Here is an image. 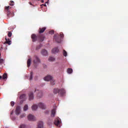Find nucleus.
I'll list each match as a JSON object with an SVG mask.
<instances>
[{"label": "nucleus", "instance_id": "30", "mask_svg": "<svg viewBox=\"0 0 128 128\" xmlns=\"http://www.w3.org/2000/svg\"><path fill=\"white\" fill-rule=\"evenodd\" d=\"M20 128H28V127L25 124H22L20 126Z\"/></svg>", "mask_w": 128, "mask_h": 128}, {"label": "nucleus", "instance_id": "10", "mask_svg": "<svg viewBox=\"0 0 128 128\" xmlns=\"http://www.w3.org/2000/svg\"><path fill=\"white\" fill-rule=\"evenodd\" d=\"M16 116H18L20 114V106H18L16 107Z\"/></svg>", "mask_w": 128, "mask_h": 128}, {"label": "nucleus", "instance_id": "11", "mask_svg": "<svg viewBox=\"0 0 128 128\" xmlns=\"http://www.w3.org/2000/svg\"><path fill=\"white\" fill-rule=\"evenodd\" d=\"M28 120H32V121H34L36 120V118L34 117V116L30 114L28 116Z\"/></svg>", "mask_w": 128, "mask_h": 128}, {"label": "nucleus", "instance_id": "25", "mask_svg": "<svg viewBox=\"0 0 128 128\" xmlns=\"http://www.w3.org/2000/svg\"><path fill=\"white\" fill-rule=\"evenodd\" d=\"M6 78H8V74L5 73L3 74L2 80H6Z\"/></svg>", "mask_w": 128, "mask_h": 128}, {"label": "nucleus", "instance_id": "35", "mask_svg": "<svg viewBox=\"0 0 128 128\" xmlns=\"http://www.w3.org/2000/svg\"><path fill=\"white\" fill-rule=\"evenodd\" d=\"M49 34H54V30H50V31L49 32Z\"/></svg>", "mask_w": 128, "mask_h": 128}, {"label": "nucleus", "instance_id": "41", "mask_svg": "<svg viewBox=\"0 0 128 128\" xmlns=\"http://www.w3.org/2000/svg\"><path fill=\"white\" fill-rule=\"evenodd\" d=\"M42 6H46V4H42Z\"/></svg>", "mask_w": 128, "mask_h": 128}, {"label": "nucleus", "instance_id": "16", "mask_svg": "<svg viewBox=\"0 0 128 128\" xmlns=\"http://www.w3.org/2000/svg\"><path fill=\"white\" fill-rule=\"evenodd\" d=\"M28 96H29V100H34V93H32V92H30L28 94Z\"/></svg>", "mask_w": 128, "mask_h": 128}, {"label": "nucleus", "instance_id": "24", "mask_svg": "<svg viewBox=\"0 0 128 128\" xmlns=\"http://www.w3.org/2000/svg\"><path fill=\"white\" fill-rule=\"evenodd\" d=\"M12 8L11 6H5V12L6 11H10V10Z\"/></svg>", "mask_w": 128, "mask_h": 128}, {"label": "nucleus", "instance_id": "7", "mask_svg": "<svg viewBox=\"0 0 128 128\" xmlns=\"http://www.w3.org/2000/svg\"><path fill=\"white\" fill-rule=\"evenodd\" d=\"M52 80V76H48L44 78V80L46 82H50Z\"/></svg>", "mask_w": 128, "mask_h": 128}, {"label": "nucleus", "instance_id": "1", "mask_svg": "<svg viewBox=\"0 0 128 128\" xmlns=\"http://www.w3.org/2000/svg\"><path fill=\"white\" fill-rule=\"evenodd\" d=\"M31 38L33 42H36V40H40V42H44V36L42 34H38V36L36 34H32Z\"/></svg>", "mask_w": 128, "mask_h": 128}, {"label": "nucleus", "instance_id": "8", "mask_svg": "<svg viewBox=\"0 0 128 128\" xmlns=\"http://www.w3.org/2000/svg\"><path fill=\"white\" fill-rule=\"evenodd\" d=\"M6 42H4V44H8V46H10L12 44V40L10 38H7L6 37L5 38Z\"/></svg>", "mask_w": 128, "mask_h": 128}, {"label": "nucleus", "instance_id": "3", "mask_svg": "<svg viewBox=\"0 0 128 128\" xmlns=\"http://www.w3.org/2000/svg\"><path fill=\"white\" fill-rule=\"evenodd\" d=\"M62 122H60V118L58 117H56V118L55 119V120L54 121V124L55 126H60V123Z\"/></svg>", "mask_w": 128, "mask_h": 128}, {"label": "nucleus", "instance_id": "45", "mask_svg": "<svg viewBox=\"0 0 128 128\" xmlns=\"http://www.w3.org/2000/svg\"><path fill=\"white\" fill-rule=\"evenodd\" d=\"M0 56H1V54H0Z\"/></svg>", "mask_w": 128, "mask_h": 128}, {"label": "nucleus", "instance_id": "12", "mask_svg": "<svg viewBox=\"0 0 128 128\" xmlns=\"http://www.w3.org/2000/svg\"><path fill=\"white\" fill-rule=\"evenodd\" d=\"M34 92H38V98H42V92L38 91V90H35Z\"/></svg>", "mask_w": 128, "mask_h": 128}, {"label": "nucleus", "instance_id": "6", "mask_svg": "<svg viewBox=\"0 0 128 128\" xmlns=\"http://www.w3.org/2000/svg\"><path fill=\"white\" fill-rule=\"evenodd\" d=\"M6 12H7V16L8 18H12L14 16V12H10V11H5Z\"/></svg>", "mask_w": 128, "mask_h": 128}, {"label": "nucleus", "instance_id": "9", "mask_svg": "<svg viewBox=\"0 0 128 128\" xmlns=\"http://www.w3.org/2000/svg\"><path fill=\"white\" fill-rule=\"evenodd\" d=\"M38 106L42 110H46V105H44V104L42 102L38 103Z\"/></svg>", "mask_w": 128, "mask_h": 128}, {"label": "nucleus", "instance_id": "36", "mask_svg": "<svg viewBox=\"0 0 128 128\" xmlns=\"http://www.w3.org/2000/svg\"><path fill=\"white\" fill-rule=\"evenodd\" d=\"M64 33L62 32H60V38H64Z\"/></svg>", "mask_w": 128, "mask_h": 128}, {"label": "nucleus", "instance_id": "39", "mask_svg": "<svg viewBox=\"0 0 128 128\" xmlns=\"http://www.w3.org/2000/svg\"><path fill=\"white\" fill-rule=\"evenodd\" d=\"M28 4H30V6H32V2H29Z\"/></svg>", "mask_w": 128, "mask_h": 128}, {"label": "nucleus", "instance_id": "15", "mask_svg": "<svg viewBox=\"0 0 128 128\" xmlns=\"http://www.w3.org/2000/svg\"><path fill=\"white\" fill-rule=\"evenodd\" d=\"M58 52H60V50H58V48H54L52 50V54H56Z\"/></svg>", "mask_w": 128, "mask_h": 128}, {"label": "nucleus", "instance_id": "2", "mask_svg": "<svg viewBox=\"0 0 128 128\" xmlns=\"http://www.w3.org/2000/svg\"><path fill=\"white\" fill-rule=\"evenodd\" d=\"M54 94H58V96H64V94H66V90L63 88L60 89L58 88H55L54 89Z\"/></svg>", "mask_w": 128, "mask_h": 128}, {"label": "nucleus", "instance_id": "5", "mask_svg": "<svg viewBox=\"0 0 128 128\" xmlns=\"http://www.w3.org/2000/svg\"><path fill=\"white\" fill-rule=\"evenodd\" d=\"M54 40H56V42L60 44L61 42L60 38L58 36V35H54Z\"/></svg>", "mask_w": 128, "mask_h": 128}, {"label": "nucleus", "instance_id": "19", "mask_svg": "<svg viewBox=\"0 0 128 128\" xmlns=\"http://www.w3.org/2000/svg\"><path fill=\"white\" fill-rule=\"evenodd\" d=\"M55 114H56V109H53L51 112V116L52 118H54Z\"/></svg>", "mask_w": 128, "mask_h": 128}, {"label": "nucleus", "instance_id": "33", "mask_svg": "<svg viewBox=\"0 0 128 128\" xmlns=\"http://www.w3.org/2000/svg\"><path fill=\"white\" fill-rule=\"evenodd\" d=\"M4 63V59L0 58V66H2V64Z\"/></svg>", "mask_w": 128, "mask_h": 128}, {"label": "nucleus", "instance_id": "28", "mask_svg": "<svg viewBox=\"0 0 128 128\" xmlns=\"http://www.w3.org/2000/svg\"><path fill=\"white\" fill-rule=\"evenodd\" d=\"M55 58L54 57L50 56L48 58V60L50 62H54V60Z\"/></svg>", "mask_w": 128, "mask_h": 128}, {"label": "nucleus", "instance_id": "42", "mask_svg": "<svg viewBox=\"0 0 128 128\" xmlns=\"http://www.w3.org/2000/svg\"><path fill=\"white\" fill-rule=\"evenodd\" d=\"M2 76H0V80H2Z\"/></svg>", "mask_w": 128, "mask_h": 128}, {"label": "nucleus", "instance_id": "14", "mask_svg": "<svg viewBox=\"0 0 128 128\" xmlns=\"http://www.w3.org/2000/svg\"><path fill=\"white\" fill-rule=\"evenodd\" d=\"M41 54L42 56H48V51L44 49H43L41 50Z\"/></svg>", "mask_w": 128, "mask_h": 128}, {"label": "nucleus", "instance_id": "26", "mask_svg": "<svg viewBox=\"0 0 128 128\" xmlns=\"http://www.w3.org/2000/svg\"><path fill=\"white\" fill-rule=\"evenodd\" d=\"M32 78H33V76H32V72H30V78H29L28 80H32Z\"/></svg>", "mask_w": 128, "mask_h": 128}, {"label": "nucleus", "instance_id": "21", "mask_svg": "<svg viewBox=\"0 0 128 128\" xmlns=\"http://www.w3.org/2000/svg\"><path fill=\"white\" fill-rule=\"evenodd\" d=\"M52 119L48 118V124H49V126H50L52 124Z\"/></svg>", "mask_w": 128, "mask_h": 128}, {"label": "nucleus", "instance_id": "13", "mask_svg": "<svg viewBox=\"0 0 128 128\" xmlns=\"http://www.w3.org/2000/svg\"><path fill=\"white\" fill-rule=\"evenodd\" d=\"M46 30V27H43L42 28H39L38 29V33L39 34H42L43 32H44V30Z\"/></svg>", "mask_w": 128, "mask_h": 128}, {"label": "nucleus", "instance_id": "17", "mask_svg": "<svg viewBox=\"0 0 128 128\" xmlns=\"http://www.w3.org/2000/svg\"><path fill=\"white\" fill-rule=\"evenodd\" d=\"M31 64H32V59L30 58L28 59L27 61V66L28 68H30V66Z\"/></svg>", "mask_w": 128, "mask_h": 128}, {"label": "nucleus", "instance_id": "43", "mask_svg": "<svg viewBox=\"0 0 128 128\" xmlns=\"http://www.w3.org/2000/svg\"><path fill=\"white\" fill-rule=\"evenodd\" d=\"M14 114V112H12L10 114Z\"/></svg>", "mask_w": 128, "mask_h": 128}, {"label": "nucleus", "instance_id": "4", "mask_svg": "<svg viewBox=\"0 0 128 128\" xmlns=\"http://www.w3.org/2000/svg\"><path fill=\"white\" fill-rule=\"evenodd\" d=\"M33 62L34 65L38 64L40 62V58L36 56H34V60Z\"/></svg>", "mask_w": 128, "mask_h": 128}, {"label": "nucleus", "instance_id": "40", "mask_svg": "<svg viewBox=\"0 0 128 128\" xmlns=\"http://www.w3.org/2000/svg\"><path fill=\"white\" fill-rule=\"evenodd\" d=\"M40 2H42V3L44 2V0H40Z\"/></svg>", "mask_w": 128, "mask_h": 128}, {"label": "nucleus", "instance_id": "22", "mask_svg": "<svg viewBox=\"0 0 128 128\" xmlns=\"http://www.w3.org/2000/svg\"><path fill=\"white\" fill-rule=\"evenodd\" d=\"M28 110V104L24 105V112H26V110Z\"/></svg>", "mask_w": 128, "mask_h": 128}, {"label": "nucleus", "instance_id": "31", "mask_svg": "<svg viewBox=\"0 0 128 128\" xmlns=\"http://www.w3.org/2000/svg\"><path fill=\"white\" fill-rule=\"evenodd\" d=\"M14 5V2L12 0H10V6H12Z\"/></svg>", "mask_w": 128, "mask_h": 128}, {"label": "nucleus", "instance_id": "44", "mask_svg": "<svg viewBox=\"0 0 128 128\" xmlns=\"http://www.w3.org/2000/svg\"><path fill=\"white\" fill-rule=\"evenodd\" d=\"M48 2H46V4H48Z\"/></svg>", "mask_w": 128, "mask_h": 128}, {"label": "nucleus", "instance_id": "38", "mask_svg": "<svg viewBox=\"0 0 128 128\" xmlns=\"http://www.w3.org/2000/svg\"><path fill=\"white\" fill-rule=\"evenodd\" d=\"M10 104H11L12 106H14V102H10Z\"/></svg>", "mask_w": 128, "mask_h": 128}, {"label": "nucleus", "instance_id": "32", "mask_svg": "<svg viewBox=\"0 0 128 128\" xmlns=\"http://www.w3.org/2000/svg\"><path fill=\"white\" fill-rule=\"evenodd\" d=\"M8 38H10L12 36V33L10 32H8Z\"/></svg>", "mask_w": 128, "mask_h": 128}, {"label": "nucleus", "instance_id": "37", "mask_svg": "<svg viewBox=\"0 0 128 128\" xmlns=\"http://www.w3.org/2000/svg\"><path fill=\"white\" fill-rule=\"evenodd\" d=\"M40 48H42V45H40L38 46H37L36 48V50H40Z\"/></svg>", "mask_w": 128, "mask_h": 128}, {"label": "nucleus", "instance_id": "20", "mask_svg": "<svg viewBox=\"0 0 128 128\" xmlns=\"http://www.w3.org/2000/svg\"><path fill=\"white\" fill-rule=\"evenodd\" d=\"M26 96L25 94H22L20 95V100H26Z\"/></svg>", "mask_w": 128, "mask_h": 128}, {"label": "nucleus", "instance_id": "34", "mask_svg": "<svg viewBox=\"0 0 128 128\" xmlns=\"http://www.w3.org/2000/svg\"><path fill=\"white\" fill-rule=\"evenodd\" d=\"M24 116H26V114H23L20 115V118H24Z\"/></svg>", "mask_w": 128, "mask_h": 128}, {"label": "nucleus", "instance_id": "23", "mask_svg": "<svg viewBox=\"0 0 128 128\" xmlns=\"http://www.w3.org/2000/svg\"><path fill=\"white\" fill-rule=\"evenodd\" d=\"M67 72L68 74H72V69L70 68H68L67 70Z\"/></svg>", "mask_w": 128, "mask_h": 128}, {"label": "nucleus", "instance_id": "18", "mask_svg": "<svg viewBox=\"0 0 128 128\" xmlns=\"http://www.w3.org/2000/svg\"><path fill=\"white\" fill-rule=\"evenodd\" d=\"M38 109V106L36 104H34L33 106H32V110H36Z\"/></svg>", "mask_w": 128, "mask_h": 128}, {"label": "nucleus", "instance_id": "27", "mask_svg": "<svg viewBox=\"0 0 128 128\" xmlns=\"http://www.w3.org/2000/svg\"><path fill=\"white\" fill-rule=\"evenodd\" d=\"M63 55L64 56H68V52L64 50H63Z\"/></svg>", "mask_w": 128, "mask_h": 128}, {"label": "nucleus", "instance_id": "29", "mask_svg": "<svg viewBox=\"0 0 128 128\" xmlns=\"http://www.w3.org/2000/svg\"><path fill=\"white\" fill-rule=\"evenodd\" d=\"M50 84H51L52 86H54V80L53 79L50 80Z\"/></svg>", "mask_w": 128, "mask_h": 128}]
</instances>
